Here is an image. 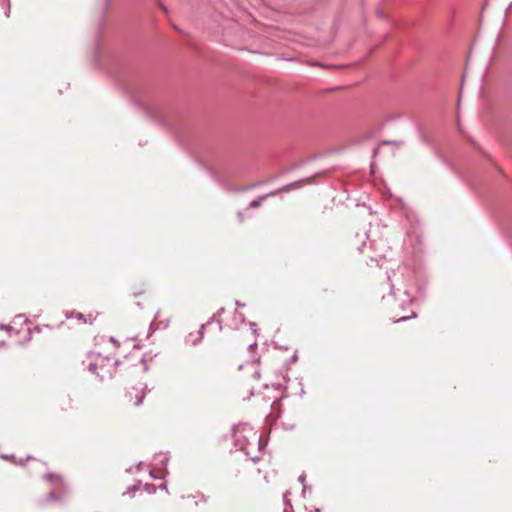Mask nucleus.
Returning a JSON list of instances; mask_svg holds the SVG:
<instances>
[{"instance_id": "2", "label": "nucleus", "mask_w": 512, "mask_h": 512, "mask_svg": "<svg viewBox=\"0 0 512 512\" xmlns=\"http://www.w3.org/2000/svg\"><path fill=\"white\" fill-rule=\"evenodd\" d=\"M295 184L296 183H289L287 185H284L283 187H281L278 190H275L268 194L259 196L257 199H254L249 203V208H252V209L258 208L262 204V202L265 201L266 199L276 196L277 194H279L281 192H289L291 187L294 186Z\"/></svg>"}, {"instance_id": "6", "label": "nucleus", "mask_w": 512, "mask_h": 512, "mask_svg": "<svg viewBox=\"0 0 512 512\" xmlns=\"http://www.w3.org/2000/svg\"><path fill=\"white\" fill-rule=\"evenodd\" d=\"M402 295L400 308L402 311H406V307L411 303V297L406 289L402 291Z\"/></svg>"}, {"instance_id": "16", "label": "nucleus", "mask_w": 512, "mask_h": 512, "mask_svg": "<svg viewBox=\"0 0 512 512\" xmlns=\"http://www.w3.org/2000/svg\"><path fill=\"white\" fill-rule=\"evenodd\" d=\"M237 218H238V221H239L240 223H242V222L244 221V214H243V212L238 211V212H237Z\"/></svg>"}, {"instance_id": "5", "label": "nucleus", "mask_w": 512, "mask_h": 512, "mask_svg": "<svg viewBox=\"0 0 512 512\" xmlns=\"http://www.w3.org/2000/svg\"><path fill=\"white\" fill-rule=\"evenodd\" d=\"M187 498L193 500L195 506L205 505L208 501V497L201 492L188 495Z\"/></svg>"}, {"instance_id": "27", "label": "nucleus", "mask_w": 512, "mask_h": 512, "mask_svg": "<svg viewBox=\"0 0 512 512\" xmlns=\"http://www.w3.org/2000/svg\"><path fill=\"white\" fill-rule=\"evenodd\" d=\"M291 361L292 362H296L297 361V355L296 354L292 356Z\"/></svg>"}, {"instance_id": "36", "label": "nucleus", "mask_w": 512, "mask_h": 512, "mask_svg": "<svg viewBox=\"0 0 512 512\" xmlns=\"http://www.w3.org/2000/svg\"><path fill=\"white\" fill-rule=\"evenodd\" d=\"M379 17H384V15L381 12H378Z\"/></svg>"}, {"instance_id": "3", "label": "nucleus", "mask_w": 512, "mask_h": 512, "mask_svg": "<svg viewBox=\"0 0 512 512\" xmlns=\"http://www.w3.org/2000/svg\"><path fill=\"white\" fill-rule=\"evenodd\" d=\"M214 320V317H212L209 321H207L205 324H202L200 326V329L198 330V332L196 334L194 333H189L186 338H185V342L187 344H191L192 346H196L198 345L199 343H201L202 339H203V336H204V331L206 329V327L208 325H210Z\"/></svg>"}, {"instance_id": "10", "label": "nucleus", "mask_w": 512, "mask_h": 512, "mask_svg": "<svg viewBox=\"0 0 512 512\" xmlns=\"http://www.w3.org/2000/svg\"><path fill=\"white\" fill-rule=\"evenodd\" d=\"M97 369H98V365H97V363H93V362H91V363L88 365V370H89V372H90V373H92V374H95V375L99 376V375H98V373H97Z\"/></svg>"}, {"instance_id": "21", "label": "nucleus", "mask_w": 512, "mask_h": 512, "mask_svg": "<svg viewBox=\"0 0 512 512\" xmlns=\"http://www.w3.org/2000/svg\"><path fill=\"white\" fill-rule=\"evenodd\" d=\"M77 319L85 322V316L82 313L77 314Z\"/></svg>"}, {"instance_id": "26", "label": "nucleus", "mask_w": 512, "mask_h": 512, "mask_svg": "<svg viewBox=\"0 0 512 512\" xmlns=\"http://www.w3.org/2000/svg\"><path fill=\"white\" fill-rule=\"evenodd\" d=\"M256 347H257V344H256V343H252V344H250V345H249V349H250V350H252V349H254V348H256Z\"/></svg>"}, {"instance_id": "20", "label": "nucleus", "mask_w": 512, "mask_h": 512, "mask_svg": "<svg viewBox=\"0 0 512 512\" xmlns=\"http://www.w3.org/2000/svg\"><path fill=\"white\" fill-rule=\"evenodd\" d=\"M15 319H23V321H27V318L24 314H19L15 317Z\"/></svg>"}, {"instance_id": "7", "label": "nucleus", "mask_w": 512, "mask_h": 512, "mask_svg": "<svg viewBox=\"0 0 512 512\" xmlns=\"http://www.w3.org/2000/svg\"><path fill=\"white\" fill-rule=\"evenodd\" d=\"M160 316V311H157L156 314H155V317H154V320L151 322L150 326H149V333L147 335V337H150V335H152L155 331H157L159 328H160V323H156V319Z\"/></svg>"}, {"instance_id": "1", "label": "nucleus", "mask_w": 512, "mask_h": 512, "mask_svg": "<svg viewBox=\"0 0 512 512\" xmlns=\"http://www.w3.org/2000/svg\"><path fill=\"white\" fill-rule=\"evenodd\" d=\"M46 481L51 482V491L41 500V504L52 501L64 502L67 499L68 485L60 475L46 473L44 475Z\"/></svg>"}, {"instance_id": "4", "label": "nucleus", "mask_w": 512, "mask_h": 512, "mask_svg": "<svg viewBox=\"0 0 512 512\" xmlns=\"http://www.w3.org/2000/svg\"><path fill=\"white\" fill-rule=\"evenodd\" d=\"M210 173L213 180L220 187H222L226 191H234V189H232V187L229 185L227 181V176L223 172L211 168Z\"/></svg>"}, {"instance_id": "15", "label": "nucleus", "mask_w": 512, "mask_h": 512, "mask_svg": "<svg viewBox=\"0 0 512 512\" xmlns=\"http://www.w3.org/2000/svg\"><path fill=\"white\" fill-rule=\"evenodd\" d=\"M390 286H391L390 296L395 297V295H396V288H395L394 283H391V285H390ZM397 291H400V289H399V288H397Z\"/></svg>"}, {"instance_id": "11", "label": "nucleus", "mask_w": 512, "mask_h": 512, "mask_svg": "<svg viewBox=\"0 0 512 512\" xmlns=\"http://www.w3.org/2000/svg\"><path fill=\"white\" fill-rule=\"evenodd\" d=\"M416 316L417 315L415 312H411V315H403L399 319L395 320V322L406 321L408 319L415 318Z\"/></svg>"}, {"instance_id": "19", "label": "nucleus", "mask_w": 512, "mask_h": 512, "mask_svg": "<svg viewBox=\"0 0 512 512\" xmlns=\"http://www.w3.org/2000/svg\"><path fill=\"white\" fill-rule=\"evenodd\" d=\"M288 493L289 492H286L283 494V501H284L285 505L290 504L289 499H288Z\"/></svg>"}, {"instance_id": "24", "label": "nucleus", "mask_w": 512, "mask_h": 512, "mask_svg": "<svg viewBox=\"0 0 512 512\" xmlns=\"http://www.w3.org/2000/svg\"><path fill=\"white\" fill-rule=\"evenodd\" d=\"M3 329L11 330V327L5 326L4 324H0V330Z\"/></svg>"}, {"instance_id": "28", "label": "nucleus", "mask_w": 512, "mask_h": 512, "mask_svg": "<svg viewBox=\"0 0 512 512\" xmlns=\"http://www.w3.org/2000/svg\"><path fill=\"white\" fill-rule=\"evenodd\" d=\"M149 474H150V476H151L152 478H157V477L154 475L153 470H150Z\"/></svg>"}, {"instance_id": "18", "label": "nucleus", "mask_w": 512, "mask_h": 512, "mask_svg": "<svg viewBox=\"0 0 512 512\" xmlns=\"http://www.w3.org/2000/svg\"><path fill=\"white\" fill-rule=\"evenodd\" d=\"M249 325L252 328L253 333L256 334L257 333V324L255 322H250Z\"/></svg>"}, {"instance_id": "17", "label": "nucleus", "mask_w": 512, "mask_h": 512, "mask_svg": "<svg viewBox=\"0 0 512 512\" xmlns=\"http://www.w3.org/2000/svg\"><path fill=\"white\" fill-rule=\"evenodd\" d=\"M258 185H260V183H256V184H253V185L248 186V187L240 188V189H238L237 191H245V190H248V189L254 188V187L258 186Z\"/></svg>"}, {"instance_id": "33", "label": "nucleus", "mask_w": 512, "mask_h": 512, "mask_svg": "<svg viewBox=\"0 0 512 512\" xmlns=\"http://www.w3.org/2000/svg\"><path fill=\"white\" fill-rule=\"evenodd\" d=\"M110 341L116 343V340L113 337H110Z\"/></svg>"}, {"instance_id": "39", "label": "nucleus", "mask_w": 512, "mask_h": 512, "mask_svg": "<svg viewBox=\"0 0 512 512\" xmlns=\"http://www.w3.org/2000/svg\"><path fill=\"white\" fill-rule=\"evenodd\" d=\"M241 318H242V321L245 320V317L243 316V314H240Z\"/></svg>"}, {"instance_id": "8", "label": "nucleus", "mask_w": 512, "mask_h": 512, "mask_svg": "<svg viewBox=\"0 0 512 512\" xmlns=\"http://www.w3.org/2000/svg\"><path fill=\"white\" fill-rule=\"evenodd\" d=\"M1 458H3V459H9V460H11L13 463L18 464V465H23V464H24V462H25V461H24V460H22V459H21V460H19V461H17V460H16L15 455H13V454H12V455L2 454V455H1Z\"/></svg>"}, {"instance_id": "29", "label": "nucleus", "mask_w": 512, "mask_h": 512, "mask_svg": "<svg viewBox=\"0 0 512 512\" xmlns=\"http://www.w3.org/2000/svg\"><path fill=\"white\" fill-rule=\"evenodd\" d=\"M394 143H396V142L395 141H385V142H383V144H394Z\"/></svg>"}, {"instance_id": "9", "label": "nucleus", "mask_w": 512, "mask_h": 512, "mask_svg": "<svg viewBox=\"0 0 512 512\" xmlns=\"http://www.w3.org/2000/svg\"><path fill=\"white\" fill-rule=\"evenodd\" d=\"M160 457H161V459L159 460V464L161 466H163L164 472H165V474H167L168 473V471H167V464H168L169 458H168L167 455H163V456L160 455Z\"/></svg>"}, {"instance_id": "31", "label": "nucleus", "mask_w": 512, "mask_h": 512, "mask_svg": "<svg viewBox=\"0 0 512 512\" xmlns=\"http://www.w3.org/2000/svg\"><path fill=\"white\" fill-rule=\"evenodd\" d=\"M159 488H160V489H165V488H166V484H161V485L159 486Z\"/></svg>"}, {"instance_id": "12", "label": "nucleus", "mask_w": 512, "mask_h": 512, "mask_svg": "<svg viewBox=\"0 0 512 512\" xmlns=\"http://www.w3.org/2000/svg\"><path fill=\"white\" fill-rule=\"evenodd\" d=\"M305 479H306V475L304 473H302L298 477L299 482L303 484V495L304 496H305V493H306V490H307V486L304 484L305 483Z\"/></svg>"}, {"instance_id": "34", "label": "nucleus", "mask_w": 512, "mask_h": 512, "mask_svg": "<svg viewBox=\"0 0 512 512\" xmlns=\"http://www.w3.org/2000/svg\"><path fill=\"white\" fill-rule=\"evenodd\" d=\"M119 364H120V362H119V361H116V362L114 363V365H115L116 367H117V366H119Z\"/></svg>"}, {"instance_id": "22", "label": "nucleus", "mask_w": 512, "mask_h": 512, "mask_svg": "<svg viewBox=\"0 0 512 512\" xmlns=\"http://www.w3.org/2000/svg\"><path fill=\"white\" fill-rule=\"evenodd\" d=\"M240 449H241L242 451H244V453H245L247 456H249V455H250V453H249V451H248V448H247L246 446H241V447H240Z\"/></svg>"}, {"instance_id": "23", "label": "nucleus", "mask_w": 512, "mask_h": 512, "mask_svg": "<svg viewBox=\"0 0 512 512\" xmlns=\"http://www.w3.org/2000/svg\"><path fill=\"white\" fill-rule=\"evenodd\" d=\"M253 440L259 444V442H260V437H259L256 433H254V434H253Z\"/></svg>"}, {"instance_id": "30", "label": "nucleus", "mask_w": 512, "mask_h": 512, "mask_svg": "<svg viewBox=\"0 0 512 512\" xmlns=\"http://www.w3.org/2000/svg\"><path fill=\"white\" fill-rule=\"evenodd\" d=\"M218 324H219V329L221 330L222 329V321L218 320Z\"/></svg>"}, {"instance_id": "38", "label": "nucleus", "mask_w": 512, "mask_h": 512, "mask_svg": "<svg viewBox=\"0 0 512 512\" xmlns=\"http://www.w3.org/2000/svg\"><path fill=\"white\" fill-rule=\"evenodd\" d=\"M251 459H252L253 461H256V460L258 459V457H251Z\"/></svg>"}, {"instance_id": "37", "label": "nucleus", "mask_w": 512, "mask_h": 512, "mask_svg": "<svg viewBox=\"0 0 512 512\" xmlns=\"http://www.w3.org/2000/svg\"><path fill=\"white\" fill-rule=\"evenodd\" d=\"M4 345H5V342H4V341H1V342H0V347H1V346H4Z\"/></svg>"}, {"instance_id": "14", "label": "nucleus", "mask_w": 512, "mask_h": 512, "mask_svg": "<svg viewBox=\"0 0 512 512\" xmlns=\"http://www.w3.org/2000/svg\"><path fill=\"white\" fill-rule=\"evenodd\" d=\"M143 399H144V394L142 392H140V395H137V397H136V401H135L134 405L140 406L143 402Z\"/></svg>"}, {"instance_id": "13", "label": "nucleus", "mask_w": 512, "mask_h": 512, "mask_svg": "<svg viewBox=\"0 0 512 512\" xmlns=\"http://www.w3.org/2000/svg\"><path fill=\"white\" fill-rule=\"evenodd\" d=\"M140 484L141 483L139 482L137 485H134L132 487H128L126 493L130 494V495H133L139 489Z\"/></svg>"}, {"instance_id": "32", "label": "nucleus", "mask_w": 512, "mask_h": 512, "mask_svg": "<svg viewBox=\"0 0 512 512\" xmlns=\"http://www.w3.org/2000/svg\"><path fill=\"white\" fill-rule=\"evenodd\" d=\"M224 312V308H220L219 311H218V314H221Z\"/></svg>"}, {"instance_id": "25", "label": "nucleus", "mask_w": 512, "mask_h": 512, "mask_svg": "<svg viewBox=\"0 0 512 512\" xmlns=\"http://www.w3.org/2000/svg\"><path fill=\"white\" fill-rule=\"evenodd\" d=\"M236 305H237V307H244V306H245V304H244V303H241V302H240V301H238V300L236 301Z\"/></svg>"}, {"instance_id": "35", "label": "nucleus", "mask_w": 512, "mask_h": 512, "mask_svg": "<svg viewBox=\"0 0 512 512\" xmlns=\"http://www.w3.org/2000/svg\"><path fill=\"white\" fill-rule=\"evenodd\" d=\"M314 512H321V510L319 508H315Z\"/></svg>"}]
</instances>
